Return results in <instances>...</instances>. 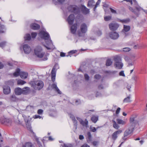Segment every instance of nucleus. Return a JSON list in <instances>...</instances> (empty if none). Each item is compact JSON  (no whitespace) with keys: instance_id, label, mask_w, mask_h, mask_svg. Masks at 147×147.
I'll return each mask as SVG.
<instances>
[{"instance_id":"nucleus-1","label":"nucleus","mask_w":147,"mask_h":147,"mask_svg":"<svg viewBox=\"0 0 147 147\" xmlns=\"http://www.w3.org/2000/svg\"><path fill=\"white\" fill-rule=\"evenodd\" d=\"M39 35L41 38L45 40L47 46H45V47L47 49H53L54 48V46L48 32L44 30H41L39 32Z\"/></svg>"},{"instance_id":"nucleus-2","label":"nucleus","mask_w":147,"mask_h":147,"mask_svg":"<svg viewBox=\"0 0 147 147\" xmlns=\"http://www.w3.org/2000/svg\"><path fill=\"white\" fill-rule=\"evenodd\" d=\"M30 84L31 86L36 90H40L44 86L43 83L41 80L31 81Z\"/></svg>"},{"instance_id":"nucleus-3","label":"nucleus","mask_w":147,"mask_h":147,"mask_svg":"<svg viewBox=\"0 0 147 147\" xmlns=\"http://www.w3.org/2000/svg\"><path fill=\"white\" fill-rule=\"evenodd\" d=\"M115 66L118 69H121L123 66V64L121 62V59L120 56L117 55L115 57Z\"/></svg>"},{"instance_id":"nucleus-4","label":"nucleus","mask_w":147,"mask_h":147,"mask_svg":"<svg viewBox=\"0 0 147 147\" xmlns=\"http://www.w3.org/2000/svg\"><path fill=\"white\" fill-rule=\"evenodd\" d=\"M34 51L35 55L40 58L42 57L45 55V53L42 51V48L40 46L36 47Z\"/></svg>"},{"instance_id":"nucleus-5","label":"nucleus","mask_w":147,"mask_h":147,"mask_svg":"<svg viewBox=\"0 0 147 147\" xmlns=\"http://www.w3.org/2000/svg\"><path fill=\"white\" fill-rule=\"evenodd\" d=\"M87 26L85 23L82 24L80 26V30L81 32H78V34L79 36H82V34L86 33L87 31Z\"/></svg>"},{"instance_id":"nucleus-6","label":"nucleus","mask_w":147,"mask_h":147,"mask_svg":"<svg viewBox=\"0 0 147 147\" xmlns=\"http://www.w3.org/2000/svg\"><path fill=\"white\" fill-rule=\"evenodd\" d=\"M69 11L75 14L78 13L80 11L79 8L75 5H70L67 8Z\"/></svg>"},{"instance_id":"nucleus-7","label":"nucleus","mask_w":147,"mask_h":147,"mask_svg":"<svg viewBox=\"0 0 147 147\" xmlns=\"http://www.w3.org/2000/svg\"><path fill=\"white\" fill-rule=\"evenodd\" d=\"M22 48L24 53L26 54L29 53L31 51L30 47L27 44L24 45Z\"/></svg>"},{"instance_id":"nucleus-8","label":"nucleus","mask_w":147,"mask_h":147,"mask_svg":"<svg viewBox=\"0 0 147 147\" xmlns=\"http://www.w3.org/2000/svg\"><path fill=\"white\" fill-rule=\"evenodd\" d=\"M109 28L111 30H115L119 27V25L113 22L109 24Z\"/></svg>"},{"instance_id":"nucleus-9","label":"nucleus","mask_w":147,"mask_h":147,"mask_svg":"<svg viewBox=\"0 0 147 147\" xmlns=\"http://www.w3.org/2000/svg\"><path fill=\"white\" fill-rule=\"evenodd\" d=\"M134 127L133 125H131L128 128V129L126 130L124 134V137H126L130 134L132 132Z\"/></svg>"},{"instance_id":"nucleus-10","label":"nucleus","mask_w":147,"mask_h":147,"mask_svg":"<svg viewBox=\"0 0 147 147\" xmlns=\"http://www.w3.org/2000/svg\"><path fill=\"white\" fill-rule=\"evenodd\" d=\"M110 37L112 39H117L119 36L118 33L115 32H111L109 33Z\"/></svg>"},{"instance_id":"nucleus-11","label":"nucleus","mask_w":147,"mask_h":147,"mask_svg":"<svg viewBox=\"0 0 147 147\" xmlns=\"http://www.w3.org/2000/svg\"><path fill=\"white\" fill-rule=\"evenodd\" d=\"M80 10H81L82 13L85 14H88L89 13V10L86 7L83 5H81L79 8Z\"/></svg>"},{"instance_id":"nucleus-12","label":"nucleus","mask_w":147,"mask_h":147,"mask_svg":"<svg viewBox=\"0 0 147 147\" xmlns=\"http://www.w3.org/2000/svg\"><path fill=\"white\" fill-rule=\"evenodd\" d=\"M121 130H119L114 132L112 134V139L115 140L118 137V135L122 132Z\"/></svg>"},{"instance_id":"nucleus-13","label":"nucleus","mask_w":147,"mask_h":147,"mask_svg":"<svg viewBox=\"0 0 147 147\" xmlns=\"http://www.w3.org/2000/svg\"><path fill=\"white\" fill-rule=\"evenodd\" d=\"M75 17L73 14L70 15L67 18V21L69 25H71L73 23Z\"/></svg>"},{"instance_id":"nucleus-14","label":"nucleus","mask_w":147,"mask_h":147,"mask_svg":"<svg viewBox=\"0 0 147 147\" xmlns=\"http://www.w3.org/2000/svg\"><path fill=\"white\" fill-rule=\"evenodd\" d=\"M3 92L5 94H8L10 93L11 90L10 87L7 86H5L3 87Z\"/></svg>"},{"instance_id":"nucleus-15","label":"nucleus","mask_w":147,"mask_h":147,"mask_svg":"<svg viewBox=\"0 0 147 147\" xmlns=\"http://www.w3.org/2000/svg\"><path fill=\"white\" fill-rule=\"evenodd\" d=\"M23 116L24 117L26 127L30 129L31 125L30 123V120L29 118V117H28V118H27L26 117L24 116L23 115Z\"/></svg>"},{"instance_id":"nucleus-16","label":"nucleus","mask_w":147,"mask_h":147,"mask_svg":"<svg viewBox=\"0 0 147 147\" xmlns=\"http://www.w3.org/2000/svg\"><path fill=\"white\" fill-rule=\"evenodd\" d=\"M77 119L79 121L80 123L83 126H86L88 124V121L86 119L84 121L78 117H77Z\"/></svg>"},{"instance_id":"nucleus-17","label":"nucleus","mask_w":147,"mask_h":147,"mask_svg":"<svg viewBox=\"0 0 147 147\" xmlns=\"http://www.w3.org/2000/svg\"><path fill=\"white\" fill-rule=\"evenodd\" d=\"M55 66L53 68L52 70L51 73V80L52 81L54 82L55 80V76H56V70L55 68Z\"/></svg>"},{"instance_id":"nucleus-18","label":"nucleus","mask_w":147,"mask_h":147,"mask_svg":"<svg viewBox=\"0 0 147 147\" xmlns=\"http://www.w3.org/2000/svg\"><path fill=\"white\" fill-rule=\"evenodd\" d=\"M77 24H74L71 27V33L73 34H75L77 30Z\"/></svg>"},{"instance_id":"nucleus-19","label":"nucleus","mask_w":147,"mask_h":147,"mask_svg":"<svg viewBox=\"0 0 147 147\" xmlns=\"http://www.w3.org/2000/svg\"><path fill=\"white\" fill-rule=\"evenodd\" d=\"M22 94H25L28 93L30 91V89L28 87H25L22 89Z\"/></svg>"},{"instance_id":"nucleus-20","label":"nucleus","mask_w":147,"mask_h":147,"mask_svg":"<svg viewBox=\"0 0 147 147\" xmlns=\"http://www.w3.org/2000/svg\"><path fill=\"white\" fill-rule=\"evenodd\" d=\"M15 92L17 95H20L22 94V89L20 88H17L15 89Z\"/></svg>"},{"instance_id":"nucleus-21","label":"nucleus","mask_w":147,"mask_h":147,"mask_svg":"<svg viewBox=\"0 0 147 147\" xmlns=\"http://www.w3.org/2000/svg\"><path fill=\"white\" fill-rule=\"evenodd\" d=\"M11 120L9 119L5 118L3 119L2 120H1V122L2 123H5L6 124H10L11 123Z\"/></svg>"},{"instance_id":"nucleus-22","label":"nucleus","mask_w":147,"mask_h":147,"mask_svg":"<svg viewBox=\"0 0 147 147\" xmlns=\"http://www.w3.org/2000/svg\"><path fill=\"white\" fill-rule=\"evenodd\" d=\"M95 2L94 0H89L88 2V6L90 7H92L95 6Z\"/></svg>"},{"instance_id":"nucleus-23","label":"nucleus","mask_w":147,"mask_h":147,"mask_svg":"<svg viewBox=\"0 0 147 147\" xmlns=\"http://www.w3.org/2000/svg\"><path fill=\"white\" fill-rule=\"evenodd\" d=\"M30 27L32 29L34 30H37L40 28V26L38 24L35 23L32 24Z\"/></svg>"},{"instance_id":"nucleus-24","label":"nucleus","mask_w":147,"mask_h":147,"mask_svg":"<svg viewBox=\"0 0 147 147\" xmlns=\"http://www.w3.org/2000/svg\"><path fill=\"white\" fill-rule=\"evenodd\" d=\"M28 76V74L27 72H20V77L22 79L26 78Z\"/></svg>"},{"instance_id":"nucleus-25","label":"nucleus","mask_w":147,"mask_h":147,"mask_svg":"<svg viewBox=\"0 0 147 147\" xmlns=\"http://www.w3.org/2000/svg\"><path fill=\"white\" fill-rule=\"evenodd\" d=\"M98 117L97 115H93L91 118V120L94 123L96 122L98 120Z\"/></svg>"},{"instance_id":"nucleus-26","label":"nucleus","mask_w":147,"mask_h":147,"mask_svg":"<svg viewBox=\"0 0 147 147\" xmlns=\"http://www.w3.org/2000/svg\"><path fill=\"white\" fill-rule=\"evenodd\" d=\"M112 122L113 123V127L116 129H118L119 128L120 126L119 125L116 123V122L115 121V119H113L112 120Z\"/></svg>"},{"instance_id":"nucleus-27","label":"nucleus","mask_w":147,"mask_h":147,"mask_svg":"<svg viewBox=\"0 0 147 147\" xmlns=\"http://www.w3.org/2000/svg\"><path fill=\"white\" fill-rule=\"evenodd\" d=\"M52 88L54 89L55 91H57L58 93L59 94H61V91L59 90V88L57 86V85L56 84H54L52 85Z\"/></svg>"},{"instance_id":"nucleus-28","label":"nucleus","mask_w":147,"mask_h":147,"mask_svg":"<svg viewBox=\"0 0 147 147\" xmlns=\"http://www.w3.org/2000/svg\"><path fill=\"white\" fill-rule=\"evenodd\" d=\"M116 121L118 124L120 125H125L126 123L125 121L119 119H116Z\"/></svg>"},{"instance_id":"nucleus-29","label":"nucleus","mask_w":147,"mask_h":147,"mask_svg":"<svg viewBox=\"0 0 147 147\" xmlns=\"http://www.w3.org/2000/svg\"><path fill=\"white\" fill-rule=\"evenodd\" d=\"M69 115L70 118L73 121L74 125L76 126L77 125V122L76 120L75 119V117L74 115L71 114H69Z\"/></svg>"},{"instance_id":"nucleus-30","label":"nucleus","mask_w":147,"mask_h":147,"mask_svg":"<svg viewBox=\"0 0 147 147\" xmlns=\"http://www.w3.org/2000/svg\"><path fill=\"white\" fill-rule=\"evenodd\" d=\"M5 26L3 25H0V33H3L5 31Z\"/></svg>"},{"instance_id":"nucleus-31","label":"nucleus","mask_w":147,"mask_h":147,"mask_svg":"<svg viewBox=\"0 0 147 147\" xmlns=\"http://www.w3.org/2000/svg\"><path fill=\"white\" fill-rule=\"evenodd\" d=\"M20 69H17L16 71L13 73V76L17 77L20 75Z\"/></svg>"},{"instance_id":"nucleus-32","label":"nucleus","mask_w":147,"mask_h":147,"mask_svg":"<svg viewBox=\"0 0 147 147\" xmlns=\"http://www.w3.org/2000/svg\"><path fill=\"white\" fill-rule=\"evenodd\" d=\"M119 21L123 23H128L130 21V19L129 18H127L126 19H123L122 20H120Z\"/></svg>"},{"instance_id":"nucleus-33","label":"nucleus","mask_w":147,"mask_h":147,"mask_svg":"<svg viewBox=\"0 0 147 147\" xmlns=\"http://www.w3.org/2000/svg\"><path fill=\"white\" fill-rule=\"evenodd\" d=\"M26 83L25 81L21 80H19L17 81V84L18 85H23Z\"/></svg>"},{"instance_id":"nucleus-34","label":"nucleus","mask_w":147,"mask_h":147,"mask_svg":"<svg viewBox=\"0 0 147 147\" xmlns=\"http://www.w3.org/2000/svg\"><path fill=\"white\" fill-rule=\"evenodd\" d=\"M130 28V26L124 25L123 30L125 32H127L129 31Z\"/></svg>"},{"instance_id":"nucleus-35","label":"nucleus","mask_w":147,"mask_h":147,"mask_svg":"<svg viewBox=\"0 0 147 147\" xmlns=\"http://www.w3.org/2000/svg\"><path fill=\"white\" fill-rule=\"evenodd\" d=\"M25 40H30L31 39V36L30 34H26L24 37Z\"/></svg>"},{"instance_id":"nucleus-36","label":"nucleus","mask_w":147,"mask_h":147,"mask_svg":"<svg viewBox=\"0 0 147 147\" xmlns=\"http://www.w3.org/2000/svg\"><path fill=\"white\" fill-rule=\"evenodd\" d=\"M23 147H33L32 144L30 142L26 143L25 145L23 146Z\"/></svg>"},{"instance_id":"nucleus-37","label":"nucleus","mask_w":147,"mask_h":147,"mask_svg":"<svg viewBox=\"0 0 147 147\" xmlns=\"http://www.w3.org/2000/svg\"><path fill=\"white\" fill-rule=\"evenodd\" d=\"M123 102H130V97L128 96L127 98H125L123 100Z\"/></svg>"},{"instance_id":"nucleus-38","label":"nucleus","mask_w":147,"mask_h":147,"mask_svg":"<svg viewBox=\"0 0 147 147\" xmlns=\"http://www.w3.org/2000/svg\"><path fill=\"white\" fill-rule=\"evenodd\" d=\"M112 63V61L110 59H107L106 62V65L109 66Z\"/></svg>"},{"instance_id":"nucleus-39","label":"nucleus","mask_w":147,"mask_h":147,"mask_svg":"<svg viewBox=\"0 0 147 147\" xmlns=\"http://www.w3.org/2000/svg\"><path fill=\"white\" fill-rule=\"evenodd\" d=\"M11 99L13 101H15L17 100V99L15 95H13L11 96Z\"/></svg>"},{"instance_id":"nucleus-40","label":"nucleus","mask_w":147,"mask_h":147,"mask_svg":"<svg viewBox=\"0 0 147 147\" xmlns=\"http://www.w3.org/2000/svg\"><path fill=\"white\" fill-rule=\"evenodd\" d=\"M104 18L105 21H108L111 19V17L110 16H106L104 17Z\"/></svg>"},{"instance_id":"nucleus-41","label":"nucleus","mask_w":147,"mask_h":147,"mask_svg":"<svg viewBox=\"0 0 147 147\" xmlns=\"http://www.w3.org/2000/svg\"><path fill=\"white\" fill-rule=\"evenodd\" d=\"M100 2V0H98L96 2L95 5V6H94L95 7L94 8V11H95V10L96 7L99 4Z\"/></svg>"},{"instance_id":"nucleus-42","label":"nucleus","mask_w":147,"mask_h":147,"mask_svg":"<svg viewBox=\"0 0 147 147\" xmlns=\"http://www.w3.org/2000/svg\"><path fill=\"white\" fill-rule=\"evenodd\" d=\"M135 7L136 9H137L138 11H140L142 9L138 5V4L135 5Z\"/></svg>"},{"instance_id":"nucleus-43","label":"nucleus","mask_w":147,"mask_h":147,"mask_svg":"<svg viewBox=\"0 0 147 147\" xmlns=\"http://www.w3.org/2000/svg\"><path fill=\"white\" fill-rule=\"evenodd\" d=\"M87 134L89 140V141H91V140L92 136L90 133V132L88 131L87 133Z\"/></svg>"},{"instance_id":"nucleus-44","label":"nucleus","mask_w":147,"mask_h":147,"mask_svg":"<svg viewBox=\"0 0 147 147\" xmlns=\"http://www.w3.org/2000/svg\"><path fill=\"white\" fill-rule=\"evenodd\" d=\"M90 129L91 131L93 132H95L96 130V129L94 127L90 126Z\"/></svg>"},{"instance_id":"nucleus-45","label":"nucleus","mask_w":147,"mask_h":147,"mask_svg":"<svg viewBox=\"0 0 147 147\" xmlns=\"http://www.w3.org/2000/svg\"><path fill=\"white\" fill-rule=\"evenodd\" d=\"M94 78L97 80H98L101 78V76L99 74H96L95 75Z\"/></svg>"},{"instance_id":"nucleus-46","label":"nucleus","mask_w":147,"mask_h":147,"mask_svg":"<svg viewBox=\"0 0 147 147\" xmlns=\"http://www.w3.org/2000/svg\"><path fill=\"white\" fill-rule=\"evenodd\" d=\"M85 80L86 81H88L89 80L90 77L87 74H85L84 75Z\"/></svg>"},{"instance_id":"nucleus-47","label":"nucleus","mask_w":147,"mask_h":147,"mask_svg":"<svg viewBox=\"0 0 147 147\" xmlns=\"http://www.w3.org/2000/svg\"><path fill=\"white\" fill-rule=\"evenodd\" d=\"M37 33L36 32H33L31 33V36L32 38H34L37 35Z\"/></svg>"},{"instance_id":"nucleus-48","label":"nucleus","mask_w":147,"mask_h":147,"mask_svg":"<svg viewBox=\"0 0 147 147\" xmlns=\"http://www.w3.org/2000/svg\"><path fill=\"white\" fill-rule=\"evenodd\" d=\"M130 49L129 48L126 47L123 49V51L125 52H127L130 51Z\"/></svg>"},{"instance_id":"nucleus-49","label":"nucleus","mask_w":147,"mask_h":147,"mask_svg":"<svg viewBox=\"0 0 147 147\" xmlns=\"http://www.w3.org/2000/svg\"><path fill=\"white\" fill-rule=\"evenodd\" d=\"M6 44L5 42H3L0 43V47H3L5 46Z\"/></svg>"},{"instance_id":"nucleus-50","label":"nucleus","mask_w":147,"mask_h":147,"mask_svg":"<svg viewBox=\"0 0 147 147\" xmlns=\"http://www.w3.org/2000/svg\"><path fill=\"white\" fill-rule=\"evenodd\" d=\"M63 147H72V146L71 144H64Z\"/></svg>"},{"instance_id":"nucleus-51","label":"nucleus","mask_w":147,"mask_h":147,"mask_svg":"<svg viewBox=\"0 0 147 147\" xmlns=\"http://www.w3.org/2000/svg\"><path fill=\"white\" fill-rule=\"evenodd\" d=\"M119 75L120 76H123V77L125 76V75L123 71H121L119 73Z\"/></svg>"},{"instance_id":"nucleus-52","label":"nucleus","mask_w":147,"mask_h":147,"mask_svg":"<svg viewBox=\"0 0 147 147\" xmlns=\"http://www.w3.org/2000/svg\"><path fill=\"white\" fill-rule=\"evenodd\" d=\"M43 112V111L42 110L40 109L38 110L37 113L39 114H42Z\"/></svg>"},{"instance_id":"nucleus-53","label":"nucleus","mask_w":147,"mask_h":147,"mask_svg":"<svg viewBox=\"0 0 147 147\" xmlns=\"http://www.w3.org/2000/svg\"><path fill=\"white\" fill-rule=\"evenodd\" d=\"M98 143V142L97 141H94L92 143L93 145L94 146L97 145Z\"/></svg>"},{"instance_id":"nucleus-54","label":"nucleus","mask_w":147,"mask_h":147,"mask_svg":"<svg viewBox=\"0 0 147 147\" xmlns=\"http://www.w3.org/2000/svg\"><path fill=\"white\" fill-rule=\"evenodd\" d=\"M110 10L111 11V12L113 13H116V11L115 10L111 8H110Z\"/></svg>"},{"instance_id":"nucleus-55","label":"nucleus","mask_w":147,"mask_h":147,"mask_svg":"<svg viewBox=\"0 0 147 147\" xmlns=\"http://www.w3.org/2000/svg\"><path fill=\"white\" fill-rule=\"evenodd\" d=\"M33 118H34V119H37V118L40 119L41 118V117L39 115H35L34 116H33Z\"/></svg>"},{"instance_id":"nucleus-56","label":"nucleus","mask_w":147,"mask_h":147,"mask_svg":"<svg viewBox=\"0 0 147 147\" xmlns=\"http://www.w3.org/2000/svg\"><path fill=\"white\" fill-rule=\"evenodd\" d=\"M81 103L80 100H76L75 101V103L76 105H78L80 104Z\"/></svg>"},{"instance_id":"nucleus-57","label":"nucleus","mask_w":147,"mask_h":147,"mask_svg":"<svg viewBox=\"0 0 147 147\" xmlns=\"http://www.w3.org/2000/svg\"><path fill=\"white\" fill-rule=\"evenodd\" d=\"M124 59L126 61L128 62L129 61L130 59L129 57L127 56H125L124 57Z\"/></svg>"},{"instance_id":"nucleus-58","label":"nucleus","mask_w":147,"mask_h":147,"mask_svg":"<svg viewBox=\"0 0 147 147\" xmlns=\"http://www.w3.org/2000/svg\"><path fill=\"white\" fill-rule=\"evenodd\" d=\"M137 78L138 77L136 76H133L132 78V79L135 81H137Z\"/></svg>"},{"instance_id":"nucleus-59","label":"nucleus","mask_w":147,"mask_h":147,"mask_svg":"<svg viewBox=\"0 0 147 147\" xmlns=\"http://www.w3.org/2000/svg\"><path fill=\"white\" fill-rule=\"evenodd\" d=\"M96 34L98 36H100L102 34V32L100 31H98L96 32Z\"/></svg>"},{"instance_id":"nucleus-60","label":"nucleus","mask_w":147,"mask_h":147,"mask_svg":"<svg viewBox=\"0 0 147 147\" xmlns=\"http://www.w3.org/2000/svg\"><path fill=\"white\" fill-rule=\"evenodd\" d=\"M120 109H121L119 107L117 108V110L116 111V113L117 114L119 113L120 112Z\"/></svg>"},{"instance_id":"nucleus-61","label":"nucleus","mask_w":147,"mask_h":147,"mask_svg":"<svg viewBox=\"0 0 147 147\" xmlns=\"http://www.w3.org/2000/svg\"><path fill=\"white\" fill-rule=\"evenodd\" d=\"M129 10L135 13V10L133 8L131 7H129Z\"/></svg>"},{"instance_id":"nucleus-62","label":"nucleus","mask_w":147,"mask_h":147,"mask_svg":"<svg viewBox=\"0 0 147 147\" xmlns=\"http://www.w3.org/2000/svg\"><path fill=\"white\" fill-rule=\"evenodd\" d=\"M81 147H90V146L87 144H84Z\"/></svg>"},{"instance_id":"nucleus-63","label":"nucleus","mask_w":147,"mask_h":147,"mask_svg":"<svg viewBox=\"0 0 147 147\" xmlns=\"http://www.w3.org/2000/svg\"><path fill=\"white\" fill-rule=\"evenodd\" d=\"M48 58L47 57V55H45L44 58L42 60L43 61H46L47 59Z\"/></svg>"},{"instance_id":"nucleus-64","label":"nucleus","mask_w":147,"mask_h":147,"mask_svg":"<svg viewBox=\"0 0 147 147\" xmlns=\"http://www.w3.org/2000/svg\"><path fill=\"white\" fill-rule=\"evenodd\" d=\"M65 53L63 52H61L60 53V56L61 57H64L65 56Z\"/></svg>"}]
</instances>
